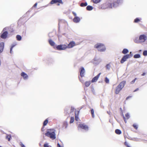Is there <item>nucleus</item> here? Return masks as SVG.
<instances>
[{
    "label": "nucleus",
    "instance_id": "39448f33",
    "mask_svg": "<svg viewBox=\"0 0 147 147\" xmlns=\"http://www.w3.org/2000/svg\"><path fill=\"white\" fill-rule=\"evenodd\" d=\"M139 39L140 43H144L147 40V36L144 34L140 35L139 36Z\"/></svg>",
    "mask_w": 147,
    "mask_h": 147
},
{
    "label": "nucleus",
    "instance_id": "5fc2aeb1",
    "mask_svg": "<svg viewBox=\"0 0 147 147\" xmlns=\"http://www.w3.org/2000/svg\"><path fill=\"white\" fill-rule=\"evenodd\" d=\"M107 113L110 115H111V112L110 111H107Z\"/></svg>",
    "mask_w": 147,
    "mask_h": 147
},
{
    "label": "nucleus",
    "instance_id": "e433bc0d",
    "mask_svg": "<svg viewBox=\"0 0 147 147\" xmlns=\"http://www.w3.org/2000/svg\"><path fill=\"white\" fill-rule=\"evenodd\" d=\"M74 121V117H71L70 118V123H73Z\"/></svg>",
    "mask_w": 147,
    "mask_h": 147
},
{
    "label": "nucleus",
    "instance_id": "680f3d73",
    "mask_svg": "<svg viewBox=\"0 0 147 147\" xmlns=\"http://www.w3.org/2000/svg\"><path fill=\"white\" fill-rule=\"evenodd\" d=\"M131 53H132L131 52H130V54H129L130 55H131V54H131Z\"/></svg>",
    "mask_w": 147,
    "mask_h": 147
},
{
    "label": "nucleus",
    "instance_id": "864d4df0",
    "mask_svg": "<svg viewBox=\"0 0 147 147\" xmlns=\"http://www.w3.org/2000/svg\"><path fill=\"white\" fill-rule=\"evenodd\" d=\"M44 126H43L41 128V130L42 131H43L44 130Z\"/></svg>",
    "mask_w": 147,
    "mask_h": 147
},
{
    "label": "nucleus",
    "instance_id": "72a5a7b5",
    "mask_svg": "<svg viewBox=\"0 0 147 147\" xmlns=\"http://www.w3.org/2000/svg\"><path fill=\"white\" fill-rule=\"evenodd\" d=\"M125 118L126 119V120L127 119H128L130 118V115L128 113H127L125 114Z\"/></svg>",
    "mask_w": 147,
    "mask_h": 147
},
{
    "label": "nucleus",
    "instance_id": "4c0bfd02",
    "mask_svg": "<svg viewBox=\"0 0 147 147\" xmlns=\"http://www.w3.org/2000/svg\"><path fill=\"white\" fill-rule=\"evenodd\" d=\"M105 81L106 83H109V79L107 77H106L105 78Z\"/></svg>",
    "mask_w": 147,
    "mask_h": 147
},
{
    "label": "nucleus",
    "instance_id": "6e6d98bb",
    "mask_svg": "<svg viewBox=\"0 0 147 147\" xmlns=\"http://www.w3.org/2000/svg\"><path fill=\"white\" fill-rule=\"evenodd\" d=\"M131 97V96H128L126 98V100H127L128 99H129Z\"/></svg>",
    "mask_w": 147,
    "mask_h": 147
},
{
    "label": "nucleus",
    "instance_id": "aec40b11",
    "mask_svg": "<svg viewBox=\"0 0 147 147\" xmlns=\"http://www.w3.org/2000/svg\"><path fill=\"white\" fill-rule=\"evenodd\" d=\"M77 112V114L76 113V112H75V120L76 121H78V119H79L78 115H79V113L80 111H78Z\"/></svg>",
    "mask_w": 147,
    "mask_h": 147
},
{
    "label": "nucleus",
    "instance_id": "ea45409f",
    "mask_svg": "<svg viewBox=\"0 0 147 147\" xmlns=\"http://www.w3.org/2000/svg\"><path fill=\"white\" fill-rule=\"evenodd\" d=\"M133 127L136 129H137L138 128V126L136 124H134L133 125Z\"/></svg>",
    "mask_w": 147,
    "mask_h": 147
},
{
    "label": "nucleus",
    "instance_id": "37998d69",
    "mask_svg": "<svg viewBox=\"0 0 147 147\" xmlns=\"http://www.w3.org/2000/svg\"><path fill=\"white\" fill-rule=\"evenodd\" d=\"M53 33L52 32H50L48 35L49 36L50 38L52 37L53 36L52 34Z\"/></svg>",
    "mask_w": 147,
    "mask_h": 147
},
{
    "label": "nucleus",
    "instance_id": "c756f323",
    "mask_svg": "<svg viewBox=\"0 0 147 147\" xmlns=\"http://www.w3.org/2000/svg\"><path fill=\"white\" fill-rule=\"evenodd\" d=\"M88 5L87 3L86 2L85 3H82L80 4V6L81 7H85L86 6Z\"/></svg>",
    "mask_w": 147,
    "mask_h": 147
},
{
    "label": "nucleus",
    "instance_id": "4be33fe9",
    "mask_svg": "<svg viewBox=\"0 0 147 147\" xmlns=\"http://www.w3.org/2000/svg\"><path fill=\"white\" fill-rule=\"evenodd\" d=\"M134 42L135 43L137 44L140 43V42L139 39V38H138V37L136 38L134 40Z\"/></svg>",
    "mask_w": 147,
    "mask_h": 147
},
{
    "label": "nucleus",
    "instance_id": "4468645a",
    "mask_svg": "<svg viewBox=\"0 0 147 147\" xmlns=\"http://www.w3.org/2000/svg\"><path fill=\"white\" fill-rule=\"evenodd\" d=\"M4 46V43L3 42H0V53H1L3 51Z\"/></svg>",
    "mask_w": 147,
    "mask_h": 147
},
{
    "label": "nucleus",
    "instance_id": "20e7f679",
    "mask_svg": "<svg viewBox=\"0 0 147 147\" xmlns=\"http://www.w3.org/2000/svg\"><path fill=\"white\" fill-rule=\"evenodd\" d=\"M132 54H131V55H130L129 54H126L124 55L122 57L120 61L121 63H123L127 60V59L130 58L132 57Z\"/></svg>",
    "mask_w": 147,
    "mask_h": 147
},
{
    "label": "nucleus",
    "instance_id": "de8ad7c7",
    "mask_svg": "<svg viewBox=\"0 0 147 147\" xmlns=\"http://www.w3.org/2000/svg\"><path fill=\"white\" fill-rule=\"evenodd\" d=\"M79 78L80 81L82 83H83L84 82V80L82 79V78H80L79 77Z\"/></svg>",
    "mask_w": 147,
    "mask_h": 147
},
{
    "label": "nucleus",
    "instance_id": "412c9836",
    "mask_svg": "<svg viewBox=\"0 0 147 147\" xmlns=\"http://www.w3.org/2000/svg\"><path fill=\"white\" fill-rule=\"evenodd\" d=\"M6 134V139L8 140V141H9L11 140V135H9L7 134Z\"/></svg>",
    "mask_w": 147,
    "mask_h": 147
},
{
    "label": "nucleus",
    "instance_id": "f3484780",
    "mask_svg": "<svg viewBox=\"0 0 147 147\" xmlns=\"http://www.w3.org/2000/svg\"><path fill=\"white\" fill-rule=\"evenodd\" d=\"M80 19L78 16L75 17L73 19V21L75 23H78L80 21Z\"/></svg>",
    "mask_w": 147,
    "mask_h": 147
},
{
    "label": "nucleus",
    "instance_id": "052dcab7",
    "mask_svg": "<svg viewBox=\"0 0 147 147\" xmlns=\"http://www.w3.org/2000/svg\"><path fill=\"white\" fill-rule=\"evenodd\" d=\"M60 3H58L57 4V5L58 6H59L60 5Z\"/></svg>",
    "mask_w": 147,
    "mask_h": 147
},
{
    "label": "nucleus",
    "instance_id": "2f4dec72",
    "mask_svg": "<svg viewBox=\"0 0 147 147\" xmlns=\"http://www.w3.org/2000/svg\"><path fill=\"white\" fill-rule=\"evenodd\" d=\"M91 113L92 115V117L94 118V109H92L90 110Z\"/></svg>",
    "mask_w": 147,
    "mask_h": 147
},
{
    "label": "nucleus",
    "instance_id": "a878e982",
    "mask_svg": "<svg viewBox=\"0 0 147 147\" xmlns=\"http://www.w3.org/2000/svg\"><path fill=\"white\" fill-rule=\"evenodd\" d=\"M115 133L119 135L121 133V131L119 129H117L115 130Z\"/></svg>",
    "mask_w": 147,
    "mask_h": 147
},
{
    "label": "nucleus",
    "instance_id": "1a4fd4ad",
    "mask_svg": "<svg viewBox=\"0 0 147 147\" xmlns=\"http://www.w3.org/2000/svg\"><path fill=\"white\" fill-rule=\"evenodd\" d=\"M76 45L75 42L74 41H70L67 45V48H71Z\"/></svg>",
    "mask_w": 147,
    "mask_h": 147
},
{
    "label": "nucleus",
    "instance_id": "49530a36",
    "mask_svg": "<svg viewBox=\"0 0 147 147\" xmlns=\"http://www.w3.org/2000/svg\"><path fill=\"white\" fill-rule=\"evenodd\" d=\"M124 144L127 147H130L128 144L126 142H124Z\"/></svg>",
    "mask_w": 147,
    "mask_h": 147
},
{
    "label": "nucleus",
    "instance_id": "c85d7f7f",
    "mask_svg": "<svg viewBox=\"0 0 147 147\" xmlns=\"http://www.w3.org/2000/svg\"><path fill=\"white\" fill-rule=\"evenodd\" d=\"M17 40L18 41H20L22 39L21 36L19 35H18L16 36Z\"/></svg>",
    "mask_w": 147,
    "mask_h": 147
},
{
    "label": "nucleus",
    "instance_id": "5701e85b",
    "mask_svg": "<svg viewBox=\"0 0 147 147\" xmlns=\"http://www.w3.org/2000/svg\"><path fill=\"white\" fill-rule=\"evenodd\" d=\"M93 8L92 6L90 5H88L87 6L86 9L88 11H91L93 9Z\"/></svg>",
    "mask_w": 147,
    "mask_h": 147
},
{
    "label": "nucleus",
    "instance_id": "b1692460",
    "mask_svg": "<svg viewBox=\"0 0 147 147\" xmlns=\"http://www.w3.org/2000/svg\"><path fill=\"white\" fill-rule=\"evenodd\" d=\"M16 45V44H12L11 46L10 49V52L11 54H12V53L13 52L12 51L13 48Z\"/></svg>",
    "mask_w": 147,
    "mask_h": 147
},
{
    "label": "nucleus",
    "instance_id": "7ed1b4c3",
    "mask_svg": "<svg viewBox=\"0 0 147 147\" xmlns=\"http://www.w3.org/2000/svg\"><path fill=\"white\" fill-rule=\"evenodd\" d=\"M94 47L97 49L98 51L101 52H105L106 50L105 45L102 43H97L94 45Z\"/></svg>",
    "mask_w": 147,
    "mask_h": 147
},
{
    "label": "nucleus",
    "instance_id": "bf43d9fd",
    "mask_svg": "<svg viewBox=\"0 0 147 147\" xmlns=\"http://www.w3.org/2000/svg\"><path fill=\"white\" fill-rule=\"evenodd\" d=\"M146 74V73L145 72L143 73L142 74V76H145Z\"/></svg>",
    "mask_w": 147,
    "mask_h": 147
},
{
    "label": "nucleus",
    "instance_id": "79ce46f5",
    "mask_svg": "<svg viewBox=\"0 0 147 147\" xmlns=\"http://www.w3.org/2000/svg\"><path fill=\"white\" fill-rule=\"evenodd\" d=\"M44 147H52L51 146H49L48 145V144L47 143H45L44 145H43Z\"/></svg>",
    "mask_w": 147,
    "mask_h": 147
},
{
    "label": "nucleus",
    "instance_id": "393cba45",
    "mask_svg": "<svg viewBox=\"0 0 147 147\" xmlns=\"http://www.w3.org/2000/svg\"><path fill=\"white\" fill-rule=\"evenodd\" d=\"M129 52V51L128 49H123L122 51V53L123 54H126Z\"/></svg>",
    "mask_w": 147,
    "mask_h": 147
},
{
    "label": "nucleus",
    "instance_id": "603ef678",
    "mask_svg": "<svg viewBox=\"0 0 147 147\" xmlns=\"http://www.w3.org/2000/svg\"><path fill=\"white\" fill-rule=\"evenodd\" d=\"M57 147H62V146H61L59 144V143H57Z\"/></svg>",
    "mask_w": 147,
    "mask_h": 147
},
{
    "label": "nucleus",
    "instance_id": "473e14b6",
    "mask_svg": "<svg viewBox=\"0 0 147 147\" xmlns=\"http://www.w3.org/2000/svg\"><path fill=\"white\" fill-rule=\"evenodd\" d=\"M140 19L138 18H137L134 19V22L135 23H138V22H140Z\"/></svg>",
    "mask_w": 147,
    "mask_h": 147
},
{
    "label": "nucleus",
    "instance_id": "e2e57ef3",
    "mask_svg": "<svg viewBox=\"0 0 147 147\" xmlns=\"http://www.w3.org/2000/svg\"><path fill=\"white\" fill-rule=\"evenodd\" d=\"M100 105H101V107H102V108H104L103 107H102V106L101 104H100Z\"/></svg>",
    "mask_w": 147,
    "mask_h": 147
},
{
    "label": "nucleus",
    "instance_id": "58836bf2",
    "mask_svg": "<svg viewBox=\"0 0 147 147\" xmlns=\"http://www.w3.org/2000/svg\"><path fill=\"white\" fill-rule=\"evenodd\" d=\"M143 54L144 56L147 55V50H144L143 51Z\"/></svg>",
    "mask_w": 147,
    "mask_h": 147
},
{
    "label": "nucleus",
    "instance_id": "423d86ee",
    "mask_svg": "<svg viewBox=\"0 0 147 147\" xmlns=\"http://www.w3.org/2000/svg\"><path fill=\"white\" fill-rule=\"evenodd\" d=\"M56 48L58 50H64L67 49V45H57Z\"/></svg>",
    "mask_w": 147,
    "mask_h": 147
},
{
    "label": "nucleus",
    "instance_id": "69168bd1",
    "mask_svg": "<svg viewBox=\"0 0 147 147\" xmlns=\"http://www.w3.org/2000/svg\"><path fill=\"white\" fill-rule=\"evenodd\" d=\"M93 90H94V89H93V90H92V91H93Z\"/></svg>",
    "mask_w": 147,
    "mask_h": 147
},
{
    "label": "nucleus",
    "instance_id": "a19ab883",
    "mask_svg": "<svg viewBox=\"0 0 147 147\" xmlns=\"http://www.w3.org/2000/svg\"><path fill=\"white\" fill-rule=\"evenodd\" d=\"M122 117H123V119L124 121L125 122V123H126L127 122V120H126V118L124 116V115L122 114Z\"/></svg>",
    "mask_w": 147,
    "mask_h": 147
},
{
    "label": "nucleus",
    "instance_id": "4d7b16f0",
    "mask_svg": "<svg viewBox=\"0 0 147 147\" xmlns=\"http://www.w3.org/2000/svg\"><path fill=\"white\" fill-rule=\"evenodd\" d=\"M139 90V89L138 88H136V89H135L134 91V92H135L136 91H138Z\"/></svg>",
    "mask_w": 147,
    "mask_h": 147
},
{
    "label": "nucleus",
    "instance_id": "0e129e2a",
    "mask_svg": "<svg viewBox=\"0 0 147 147\" xmlns=\"http://www.w3.org/2000/svg\"><path fill=\"white\" fill-rule=\"evenodd\" d=\"M93 90H94V89H93V90H92V91H93Z\"/></svg>",
    "mask_w": 147,
    "mask_h": 147
},
{
    "label": "nucleus",
    "instance_id": "774afa93",
    "mask_svg": "<svg viewBox=\"0 0 147 147\" xmlns=\"http://www.w3.org/2000/svg\"><path fill=\"white\" fill-rule=\"evenodd\" d=\"M0 147H2L1 146H0Z\"/></svg>",
    "mask_w": 147,
    "mask_h": 147
},
{
    "label": "nucleus",
    "instance_id": "9d476101",
    "mask_svg": "<svg viewBox=\"0 0 147 147\" xmlns=\"http://www.w3.org/2000/svg\"><path fill=\"white\" fill-rule=\"evenodd\" d=\"M78 127H80L82 129H84L85 130H86V131H87L88 130V126L86 125H85L84 124H80L78 125Z\"/></svg>",
    "mask_w": 147,
    "mask_h": 147
},
{
    "label": "nucleus",
    "instance_id": "09e8293b",
    "mask_svg": "<svg viewBox=\"0 0 147 147\" xmlns=\"http://www.w3.org/2000/svg\"><path fill=\"white\" fill-rule=\"evenodd\" d=\"M72 13L74 15V16H75V17L77 16H76V12H75L74 11H73Z\"/></svg>",
    "mask_w": 147,
    "mask_h": 147
},
{
    "label": "nucleus",
    "instance_id": "a211bd4d",
    "mask_svg": "<svg viewBox=\"0 0 147 147\" xmlns=\"http://www.w3.org/2000/svg\"><path fill=\"white\" fill-rule=\"evenodd\" d=\"M94 61H97V62H94L95 63L98 64L101 61V60L100 58H97L96 57H95L94 59Z\"/></svg>",
    "mask_w": 147,
    "mask_h": 147
},
{
    "label": "nucleus",
    "instance_id": "6e6552de",
    "mask_svg": "<svg viewBox=\"0 0 147 147\" xmlns=\"http://www.w3.org/2000/svg\"><path fill=\"white\" fill-rule=\"evenodd\" d=\"M8 34V33L7 31L3 32L0 35V37L2 39H6L7 37Z\"/></svg>",
    "mask_w": 147,
    "mask_h": 147
},
{
    "label": "nucleus",
    "instance_id": "a18cd8bd",
    "mask_svg": "<svg viewBox=\"0 0 147 147\" xmlns=\"http://www.w3.org/2000/svg\"><path fill=\"white\" fill-rule=\"evenodd\" d=\"M137 80V78H135L134 80H133L131 82V84H133L134 83L135 81Z\"/></svg>",
    "mask_w": 147,
    "mask_h": 147
},
{
    "label": "nucleus",
    "instance_id": "8fccbe9b",
    "mask_svg": "<svg viewBox=\"0 0 147 147\" xmlns=\"http://www.w3.org/2000/svg\"><path fill=\"white\" fill-rule=\"evenodd\" d=\"M37 5V3H36L33 5V7H36Z\"/></svg>",
    "mask_w": 147,
    "mask_h": 147
},
{
    "label": "nucleus",
    "instance_id": "7c9ffc66",
    "mask_svg": "<svg viewBox=\"0 0 147 147\" xmlns=\"http://www.w3.org/2000/svg\"><path fill=\"white\" fill-rule=\"evenodd\" d=\"M48 120L47 119H45L43 123V126H46L47 123H48Z\"/></svg>",
    "mask_w": 147,
    "mask_h": 147
},
{
    "label": "nucleus",
    "instance_id": "bb28decb",
    "mask_svg": "<svg viewBox=\"0 0 147 147\" xmlns=\"http://www.w3.org/2000/svg\"><path fill=\"white\" fill-rule=\"evenodd\" d=\"M91 84V82L90 81H86L85 83V85L86 87H88Z\"/></svg>",
    "mask_w": 147,
    "mask_h": 147
},
{
    "label": "nucleus",
    "instance_id": "13d9d810",
    "mask_svg": "<svg viewBox=\"0 0 147 147\" xmlns=\"http://www.w3.org/2000/svg\"><path fill=\"white\" fill-rule=\"evenodd\" d=\"M21 145L22 147H26L25 146H24V145L22 144H21Z\"/></svg>",
    "mask_w": 147,
    "mask_h": 147
},
{
    "label": "nucleus",
    "instance_id": "ddd939ff",
    "mask_svg": "<svg viewBox=\"0 0 147 147\" xmlns=\"http://www.w3.org/2000/svg\"><path fill=\"white\" fill-rule=\"evenodd\" d=\"M21 76H22L24 79L25 80H26L28 78V75L25 72H23L21 74Z\"/></svg>",
    "mask_w": 147,
    "mask_h": 147
},
{
    "label": "nucleus",
    "instance_id": "f704fd0d",
    "mask_svg": "<svg viewBox=\"0 0 147 147\" xmlns=\"http://www.w3.org/2000/svg\"><path fill=\"white\" fill-rule=\"evenodd\" d=\"M101 0H92L93 2L96 4L100 2Z\"/></svg>",
    "mask_w": 147,
    "mask_h": 147
},
{
    "label": "nucleus",
    "instance_id": "6ab92c4d",
    "mask_svg": "<svg viewBox=\"0 0 147 147\" xmlns=\"http://www.w3.org/2000/svg\"><path fill=\"white\" fill-rule=\"evenodd\" d=\"M49 42L50 45L52 46H54L55 45V42L51 39L49 40Z\"/></svg>",
    "mask_w": 147,
    "mask_h": 147
},
{
    "label": "nucleus",
    "instance_id": "9b49d317",
    "mask_svg": "<svg viewBox=\"0 0 147 147\" xmlns=\"http://www.w3.org/2000/svg\"><path fill=\"white\" fill-rule=\"evenodd\" d=\"M57 3H59L61 4H63V3L62 0H52L50 3L51 4Z\"/></svg>",
    "mask_w": 147,
    "mask_h": 147
},
{
    "label": "nucleus",
    "instance_id": "f8f14e48",
    "mask_svg": "<svg viewBox=\"0 0 147 147\" xmlns=\"http://www.w3.org/2000/svg\"><path fill=\"white\" fill-rule=\"evenodd\" d=\"M101 74V73H99L97 76L93 78L91 80V82L92 83L96 82L100 77V76Z\"/></svg>",
    "mask_w": 147,
    "mask_h": 147
},
{
    "label": "nucleus",
    "instance_id": "3c124183",
    "mask_svg": "<svg viewBox=\"0 0 147 147\" xmlns=\"http://www.w3.org/2000/svg\"><path fill=\"white\" fill-rule=\"evenodd\" d=\"M60 21H59V24H58V30L59 31L60 30V25H59V24H60Z\"/></svg>",
    "mask_w": 147,
    "mask_h": 147
},
{
    "label": "nucleus",
    "instance_id": "dca6fc26",
    "mask_svg": "<svg viewBox=\"0 0 147 147\" xmlns=\"http://www.w3.org/2000/svg\"><path fill=\"white\" fill-rule=\"evenodd\" d=\"M122 88L119 87L118 86L116 87L115 93L116 94H118L120 92V91L121 90Z\"/></svg>",
    "mask_w": 147,
    "mask_h": 147
},
{
    "label": "nucleus",
    "instance_id": "2eb2a0df",
    "mask_svg": "<svg viewBox=\"0 0 147 147\" xmlns=\"http://www.w3.org/2000/svg\"><path fill=\"white\" fill-rule=\"evenodd\" d=\"M125 81H123L121 82H120L119 84L118 85V86L120 87L122 89L125 85Z\"/></svg>",
    "mask_w": 147,
    "mask_h": 147
},
{
    "label": "nucleus",
    "instance_id": "338daca9",
    "mask_svg": "<svg viewBox=\"0 0 147 147\" xmlns=\"http://www.w3.org/2000/svg\"><path fill=\"white\" fill-rule=\"evenodd\" d=\"M93 90H94V89H93V90H92V91H93Z\"/></svg>",
    "mask_w": 147,
    "mask_h": 147
},
{
    "label": "nucleus",
    "instance_id": "f03ea898",
    "mask_svg": "<svg viewBox=\"0 0 147 147\" xmlns=\"http://www.w3.org/2000/svg\"><path fill=\"white\" fill-rule=\"evenodd\" d=\"M55 130L54 129H48L45 135L52 140L55 139L56 137Z\"/></svg>",
    "mask_w": 147,
    "mask_h": 147
},
{
    "label": "nucleus",
    "instance_id": "0eeeda50",
    "mask_svg": "<svg viewBox=\"0 0 147 147\" xmlns=\"http://www.w3.org/2000/svg\"><path fill=\"white\" fill-rule=\"evenodd\" d=\"M85 72L84 68L83 67H81L80 69V75L81 77H84Z\"/></svg>",
    "mask_w": 147,
    "mask_h": 147
},
{
    "label": "nucleus",
    "instance_id": "c03bdc74",
    "mask_svg": "<svg viewBox=\"0 0 147 147\" xmlns=\"http://www.w3.org/2000/svg\"><path fill=\"white\" fill-rule=\"evenodd\" d=\"M8 29L9 28L8 27H6L3 29L2 31L5 32V31H7V30H8Z\"/></svg>",
    "mask_w": 147,
    "mask_h": 147
},
{
    "label": "nucleus",
    "instance_id": "cd10ccee",
    "mask_svg": "<svg viewBox=\"0 0 147 147\" xmlns=\"http://www.w3.org/2000/svg\"><path fill=\"white\" fill-rule=\"evenodd\" d=\"M140 57L141 55L140 54H136L134 56V58L135 59L139 58H140Z\"/></svg>",
    "mask_w": 147,
    "mask_h": 147
},
{
    "label": "nucleus",
    "instance_id": "f257e3e1",
    "mask_svg": "<svg viewBox=\"0 0 147 147\" xmlns=\"http://www.w3.org/2000/svg\"><path fill=\"white\" fill-rule=\"evenodd\" d=\"M123 2V0H107L106 3L103 5L106 7L103 8H116L119 5L122 4Z\"/></svg>",
    "mask_w": 147,
    "mask_h": 147
},
{
    "label": "nucleus",
    "instance_id": "c9c22d12",
    "mask_svg": "<svg viewBox=\"0 0 147 147\" xmlns=\"http://www.w3.org/2000/svg\"><path fill=\"white\" fill-rule=\"evenodd\" d=\"M106 69H107L109 70L110 69V67H111V66L110 65V64L109 63L107 64L106 65Z\"/></svg>",
    "mask_w": 147,
    "mask_h": 147
}]
</instances>
